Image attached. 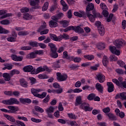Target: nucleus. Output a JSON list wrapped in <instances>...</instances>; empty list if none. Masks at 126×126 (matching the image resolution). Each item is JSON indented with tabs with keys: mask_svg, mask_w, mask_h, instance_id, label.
Instances as JSON below:
<instances>
[{
	"mask_svg": "<svg viewBox=\"0 0 126 126\" xmlns=\"http://www.w3.org/2000/svg\"><path fill=\"white\" fill-rule=\"evenodd\" d=\"M117 63L121 67H124V66L125 65V62H124L122 60L118 61V62H117Z\"/></svg>",
	"mask_w": 126,
	"mask_h": 126,
	"instance_id": "680f3d73",
	"label": "nucleus"
},
{
	"mask_svg": "<svg viewBox=\"0 0 126 126\" xmlns=\"http://www.w3.org/2000/svg\"><path fill=\"white\" fill-rule=\"evenodd\" d=\"M6 68L8 70H11V69H12V67H13V65L12 64H6Z\"/></svg>",
	"mask_w": 126,
	"mask_h": 126,
	"instance_id": "338daca9",
	"label": "nucleus"
},
{
	"mask_svg": "<svg viewBox=\"0 0 126 126\" xmlns=\"http://www.w3.org/2000/svg\"><path fill=\"white\" fill-rule=\"evenodd\" d=\"M20 83L23 87H27L28 86V83L24 79H20Z\"/></svg>",
	"mask_w": 126,
	"mask_h": 126,
	"instance_id": "c85d7f7f",
	"label": "nucleus"
},
{
	"mask_svg": "<svg viewBox=\"0 0 126 126\" xmlns=\"http://www.w3.org/2000/svg\"><path fill=\"white\" fill-rule=\"evenodd\" d=\"M0 24L2 25H7L9 24V21L8 20H3L0 21Z\"/></svg>",
	"mask_w": 126,
	"mask_h": 126,
	"instance_id": "8fccbe9b",
	"label": "nucleus"
},
{
	"mask_svg": "<svg viewBox=\"0 0 126 126\" xmlns=\"http://www.w3.org/2000/svg\"><path fill=\"white\" fill-rule=\"evenodd\" d=\"M63 57L64 58V59H67L68 60H70V59H71V60H72V57H69L68 56V54H67V52L66 51H65L63 53Z\"/></svg>",
	"mask_w": 126,
	"mask_h": 126,
	"instance_id": "a19ab883",
	"label": "nucleus"
},
{
	"mask_svg": "<svg viewBox=\"0 0 126 126\" xmlns=\"http://www.w3.org/2000/svg\"><path fill=\"white\" fill-rule=\"evenodd\" d=\"M29 11V8L27 7H23L21 9V12L22 13H25L26 12H28Z\"/></svg>",
	"mask_w": 126,
	"mask_h": 126,
	"instance_id": "052dcab7",
	"label": "nucleus"
},
{
	"mask_svg": "<svg viewBox=\"0 0 126 126\" xmlns=\"http://www.w3.org/2000/svg\"><path fill=\"white\" fill-rule=\"evenodd\" d=\"M43 90L41 89H31V92L35 97H37L38 98H40V99H43L47 95V93L43 92L42 94H39V92H42Z\"/></svg>",
	"mask_w": 126,
	"mask_h": 126,
	"instance_id": "f03ea898",
	"label": "nucleus"
},
{
	"mask_svg": "<svg viewBox=\"0 0 126 126\" xmlns=\"http://www.w3.org/2000/svg\"><path fill=\"white\" fill-rule=\"evenodd\" d=\"M29 80H30V83L31 85H33V84H35L36 83V79L33 77H30Z\"/></svg>",
	"mask_w": 126,
	"mask_h": 126,
	"instance_id": "de8ad7c7",
	"label": "nucleus"
},
{
	"mask_svg": "<svg viewBox=\"0 0 126 126\" xmlns=\"http://www.w3.org/2000/svg\"><path fill=\"white\" fill-rule=\"evenodd\" d=\"M38 77L39 79H47V78H48V76H47V75L39 74L38 75Z\"/></svg>",
	"mask_w": 126,
	"mask_h": 126,
	"instance_id": "5fc2aeb1",
	"label": "nucleus"
},
{
	"mask_svg": "<svg viewBox=\"0 0 126 126\" xmlns=\"http://www.w3.org/2000/svg\"><path fill=\"white\" fill-rule=\"evenodd\" d=\"M95 87L99 92H103V89H104V88H103V86H102V85H101L100 83H96Z\"/></svg>",
	"mask_w": 126,
	"mask_h": 126,
	"instance_id": "2f4dec72",
	"label": "nucleus"
},
{
	"mask_svg": "<svg viewBox=\"0 0 126 126\" xmlns=\"http://www.w3.org/2000/svg\"><path fill=\"white\" fill-rule=\"evenodd\" d=\"M93 15L91 14L90 13H87V16L91 22H94V21H95V18L99 16V13H96L95 11H93Z\"/></svg>",
	"mask_w": 126,
	"mask_h": 126,
	"instance_id": "0eeeda50",
	"label": "nucleus"
},
{
	"mask_svg": "<svg viewBox=\"0 0 126 126\" xmlns=\"http://www.w3.org/2000/svg\"><path fill=\"white\" fill-rule=\"evenodd\" d=\"M11 58L13 61H14V62H22L23 60V57L17 56L16 55H12Z\"/></svg>",
	"mask_w": 126,
	"mask_h": 126,
	"instance_id": "2eb2a0df",
	"label": "nucleus"
},
{
	"mask_svg": "<svg viewBox=\"0 0 126 126\" xmlns=\"http://www.w3.org/2000/svg\"><path fill=\"white\" fill-rule=\"evenodd\" d=\"M37 56L36 55V54L35 53V51L33 52H31V53H29L26 56L27 59H35Z\"/></svg>",
	"mask_w": 126,
	"mask_h": 126,
	"instance_id": "a878e982",
	"label": "nucleus"
},
{
	"mask_svg": "<svg viewBox=\"0 0 126 126\" xmlns=\"http://www.w3.org/2000/svg\"><path fill=\"white\" fill-rule=\"evenodd\" d=\"M11 76H13L14 74H19L20 73V71L17 69H13L10 71Z\"/></svg>",
	"mask_w": 126,
	"mask_h": 126,
	"instance_id": "4c0bfd02",
	"label": "nucleus"
},
{
	"mask_svg": "<svg viewBox=\"0 0 126 126\" xmlns=\"http://www.w3.org/2000/svg\"><path fill=\"white\" fill-rule=\"evenodd\" d=\"M23 18H24V19H25L26 20H31V19L32 18V15H31L28 13H26V14H24Z\"/></svg>",
	"mask_w": 126,
	"mask_h": 126,
	"instance_id": "f704fd0d",
	"label": "nucleus"
},
{
	"mask_svg": "<svg viewBox=\"0 0 126 126\" xmlns=\"http://www.w3.org/2000/svg\"><path fill=\"white\" fill-rule=\"evenodd\" d=\"M50 36L51 39H52V40H53V41H56V42L60 41L61 36H60V35L58 37L55 34H50Z\"/></svg>",
	"mask_w": 126,
	"mask_h": 126,
	"instance_id": "5701e85b",
	"label": "nucleus"
},
{
	"mask_svg": "<svg viewBox=\"0 0 126 126\" xmlns=\"http://www.w3.org/2000/svg\"><path fill=\"white\" fill-rule=\"evenodd\" d=\"M16 123L17 124V125L19 126H26V125H25V124H24V123L19 121V120H17L16 121Z\"/></svg>",
	"mask_w": 126,
	"mask_h": 126,
	"instance_id": "13d9d810",
	"label": "nucleus"
},
{
	"mask_svg": "<svg viewBox=\"0 0 126 126\" xmlns=\"http://www.w3.org/2000/svg\"><path fill=\"white\" fill-rule=\"evenodd\" d=\"M115 99H121V100L126 101V92L118 94L115 96Z\"/></svg>",
	"mask_w": 126,
	"mask_h": 126,
	"instance_id": "f8f14e48",
	"label": "nucleus"
},
{
	"mask_svg": "<svg viewBox=\"0 0 126 126\" xmlns=\"http://www.w3.org/2000/svg\"><path fill=\"white\" fill-rule=\"evenodd\" d=\"M7 40L8 41V42H15V41H16V37L10 36L7 38Z\"/></svg>",
	"mask_w": 126,
	"mask_h": 126,
	"instance_id": "c03bdc74",
	"label": "nucleus"
},
{
	"mask_svg": "<svg viewBox=\"0 0 126 126\" xmlns=\"http://www.w3.org/2000/svg\"><path fill=\"white\" fill-rule=\"evenodd\" d=\"M0 15L1 16L0 17V19H4V18H6V17H9L11 16V14L6 13V10H0Z\"/></svg>",
	"mask_w": 126,
	"mask_h": 126,
	"instance_id": "9b49d317",
	"label": "nucleus"
},
{
	"mask_svg": "<svg viewBox=\"0 0 126 126\" xmlns=\"http://www.w3.org/2000/svg\"><path fill=\"white\" fill-rule=\"evenodd\" d=\"M38 45L39 47L41 48V49H46V48H47V45H46V44L44 43H38Z\"/></svg>",
	"mask_w": 126,
	"mask_h": 126,
	"instance_id": "69168bd1",
	"label": "nucleus"
},
{
	"mask_svg": "<svg viewBox=\"0 0 126 126\" xmlns=\"http://www.w3.org/2000/svg\"><path fill=\"white\" fill-rule=\"evenodd\" d=\"M3 116L4 118H6L8 121L11 122V123H15V122H16L15 118H14V117L11 115H9L8 114H4Z\"/></svg>",
	"mask_w": 126,
	"mask_h": 126,
	"instance_id": "6ab92c4d",
	"label": "nucleus"
},
{
	"mask_svg": "<svg viewBox=\"0 0 126 126\" xmlns=\"http://www.w3.org/2000/svg\"><path fill=\"white\" fill-rule=\"evenodd\" d=\"M57 79L58 81H65L67 78V75L65 74H61V73H57Z\"/></svg>",
	"mask_w": 126,
	"mask_h": 126,
	"instance_id": "9d476101",
	"label": "nucleus"
},
{
	"mask_svg": "<svg viewBox=\"0 0 126 126\" xmlns=\"http://www.w3.org/2000/svg\"><path fill=\"white\" fill-rule=\"evenodd\" d=\"M85 59H87L89 61H92V60H94V56L93 55H86L84 56Z\"/></svg>",
	"mask_w": 126,
	"mask_h": 126,
	"instance_id": "a18cd8bd",
	"label": "nucleus"
},
{
	"mask_svg": "<svg viewBox=\"0 0 126 126\" xmlns=\"http://www.w3.org/2000/svg\"><path fill=\"white\" fill-rule=\"evenodd\" d=\"M95 96H96L95 94H91L88 96L87 99L88 100H89V101H91L92 100H94V97H95Z\"/></svg>",
	"mask_w": 126,
	"mask_h": 126,
	"instance_id": "37998d69",
	"label": "nucleus"
},
{
	"mask_svg": "<svg viewBox=\"0 0 126 126\" xmlns=\"http://www.w3.org/2000/svg\"><path fill=\"white\" fill-rule=\"evenodd\" d=\"M10 33L9 31L0 26V34H8Z\"/></svg>",
	"mask_w": 126,
	"mask_h": 126,
	"instance_id": "c756f323",
	"label": "nucleus"
},
{
	"mask_svg": "<svg viewBox=\"0 0 126 126\" xmlns=\"http://www.w3.org/2000/svg\"><path fill=\"white\" fill-rule=\"evenodd\" d=\"M2 103L5 105H14L15 104H19L20 102L17 99L14 97H11L9 99L3 100Z\"/></svg>",
	"mask_w": 126,
	"mask_h": 126,
	"instance_id": "7ed1b4c3",
	"label": "nucleus"
},
{
	"mask_svg": "<svg viewBox=\"0 0 126 126\" xmlns=\"http://www.w3.org/2000/svg\"><path fill=\"white\" fill-rule=\"evenodd\" d=\"M102 63L104 66H107V65H108V63H109V60H108V57H107V56H104L103 57Z\"/></svg>",
	"mask_w": 126,
	"mask_h": 126,
	"instance_id": "cd10ccee",
	"label": "nucleus"
},
{
	"mask_svg": "<svg viewBox=\"0 0 126 126\" xmlns=\"http://www.w3.org/2000/svg\"><path fill=\"white\" fill-rule=\"evenodd\" d=\"M29 1L32 6H34L33 8H39L38 3L40 2V0H29Z\"/></svg>",
	"mask_w": 126,
	"mask_h": 126,
	"instance_id": "ddd939ff",
	"label": "nucleus"
},
{
	"mask_svg": "<svg viewBox=\"0 0 126 126\" xmlns=\"http://www.w3.org/2000/svg\"><path fill=\"white\" fill-rule=\"evenodd\" d=\"M60 23L63 25V27H67L69 24V21L63 20L60 22Z\"/></svg>",
	"mask_w": 126,
	"mask_h": 126,
	"instance_id": "473e14b6",
	"label": "nucleus"
},
{
	"mask_svg": "<svg viewBox=\"0 0 126 126\" xmlns=\"http://www.w3.org/2000/svg\"><path fill=\"white\" fill-rule=\"evenodd\" d=\"M29 45L32 46V47H37L38 43L36 41H31L29 42Z\"/></svg>",
	"mask_w": 126,
	"mask_h": 126,
	"instance_id": "864d4df0",
	"label": "nucleus"
},
{
	"mask_svg": "<svg viewBox=\"0 0 126 126\" xmlns=\"http://www.w3.org/2000/svg\"><path fill=\"white\" fill-rule=\"evenodd\" d=\"M82 103V96L80 95L77 96L74 103L75 106H80Z\"/></svg>",
	"mask_w": 126,
	"mask_h": 126,
	"instance_id": "f3484780",
	"label": "nucleus"
},
{
	"mask_svg": "<svg viewBox=\"0 0 126 126\" xmlns=\"http://www.w3.org/2000/svg\"><path fill=\"white\" fill-rule=\"evenodd\" d=\"M50 56L53 59H57L59 57V54L57 53V51H50Z\"/></svg>",
	"mask_w": 126,
	"mask_h": 126,
	"instance_id": "7c9ffc66",
	"label": "nucleus"
},
{
	"mask_svg": "<svg viewBox=\"0 0 126 126\" xmlns=\"http://www.w3.org/2000/svg\"><path fill=\"white\" fill-rule=\"evenodd\" d=\"M48 46L51 49V52L53 51H57V47H56V45L52 43H49Z\"/></svg>",
	"mask_w": 126,
	"mask_h": 126,
	"instance_id": "e433bc0d",
	"label": "nucleus"
},
{
	"mask_svg": "<svg viewBox=\"0 0 126 126\" xmlns=\"http://www.w3.org/2000/svg\"><path fill=\"white\" fill-rule=\"evenodd\" d=\"M70 30H74L77 33H83V29H81L80 27H73L70 26L64 30V32H67V31H70Z\"/></svg>",
	"mask_w": 126,
	"mask_h": 126,
	"instance_id": "20e7f679",
	"label": "nucleus"
},
{
	"mask_svg": "<svg viewBox=\"0 0 126 126\" xmlns=\"http://www.w3.org/2000/svg\"><path fill=\"white\" fill-rule=\"evenodd\" d=\"M68 116L70 119H76L77 118V116H75V115L70 113V114H68Z\"/></svg>",
	"mask_w": 126,
	"mask_h": 126,
	"instance_id": "774afa93",
	"label": "nucleus"
},
{
	"mask_svg": "<svg viewBox=\"0 0 126 126\" xmlns=\"http://www.w3.org/2000/svg\"><path fill=\"white\" fill-rule=\"evenodd\" d=\"M32 70L33 66L31 65H27L23 68V70L25 72H30Z\"/></svg>",
	"mask_w": 126,
	"mask_h": 126,
	"instance_id": "393cba45",
	"label": "nucleus"
},
{
	"mask_svg": "<svg viewBox=\"0 0 126 126\" xmlns=\"http://www.w3.org/2000/svg\"><path fill=\"white\" fill-rule=\"evenodd\" d=\"M28 32H18V35L19 36H25V35H28Z\"/></svg>",
	"mask_w": 126,
	"mask_h": 126,
	"instance_id": "e2e57ef3",
	"label": "nucleus"
},
{
	"mask_svg": "<svg viewBox=\"0 0 126 126\" xmlns=\"http://www.w3.org/2000/svg\"><path fill=\"white\" fill-rule=\"evenodd\" d=\"M60 37H61L60 41H62L63 39H65V40H67V39H69V36H68V35L65 33H64L63 35H60Z\"/></svg>",
	"mask_w": 126,
	"mask_h": 126,
	"instance_id": "58836bf2",
	"label": "nucleus"
},
{
	"mask_svg": "<svg viewBox=\"0 0 126 126\" xmlns=\"http://www.w3.org/2000/svg\"><path fill=\"white\" fill-rule=\"evenodd\" d=\"M31 121L33 122V123H41V122H42L41 119H37L34 118H32Z\"/></svg>",
	"mask_w": 126,
	"mask_h": 126,
	"instance_id": "0e129e2a",
	"label": "nucleus"
},
{
	"mask_svg": "<svg viewBox=\"0 0 126 126\" xmlns=\"http://www.w3.org/2000/svg\"><path fill=\"white\" fill-rule=\"evenodd\" d=\"M67 124L71 126H78V124L74 121H69Z\"/></svg>",
	"mask_w": 126,
	"mask_h": 126,
	"instance_id": "4d7b16f0",
	"label": "nucleus"
},
{
	"mask_svg": "<svg viewBox=\"0 0 126 126\" xmlns=\"http://www.w3.org/2000/svg\"><path fill=\"white\" fill-rule=\"evenodd\" d=\"M53 67L54 68H59L61 67V66L60 65V63L59 62H55L54 63V65H53Z\"/></svg>",
	"mask_w": 126,
	"mask_h": 126,
	"instance_id": "bf43d9fd",
	"label": "nucleus"
},
{
	"mask_svg": "<svg viewBox=\"0 0 126 126\" xmlns=\"http://www.w3.org/2000/svg\"><path fill=\"white\" fill-rule=\"evenodd\" d=\"M109 58L111 62H117L118 61V57L115 55H111Z\"/></svg>",
	"mask_w": 126,
	"mask_h": 126,
	"instance_id": "79ce46f5",
	"label": "nucleus"
},
{
	"mask_svg": "<svg viewBox=\"0 0 126 126\" xmlns=\"http://www.w3.org/2000/svg\"><path fill=\"white\" fill-rule=\"evenodd\" d=\"M54 111H55V108L53 106H50L45 110V111L46 112L49 118H53V116L51 113H54Z\"/></svg>",
	"mask_w": 126,
	"mask_h": 126,
	"instance_id": "4468645a",
	"label": "nucleus"
},
{
	"mask_svg": "<svg viewBox=\"0 0 126 126\" xmlns=\"http://www.w3.org/2000/svg\"><path fill=\"white\" fill-rule=\"evenodd\" d=\"M2 76L5 80V81H9L12 76L10 73H4L2 74Z\"/></svg>",
	"mask_w": 126,
	"mask_h": 126,
	"instance_id": "aec40b11",
	"label": "nucleus"
},
{
	"mask_svg": "<svg viewBox=\"0 0 126 126\" xmlns=\"http://www.w3.org/2000/svg\"><path fill=\"white\" fill-rule=\"evenodd\" d=\"M96 78L100 83H103V82H104L106 79L105 76L102 74H98L96 75Z\"/></svg>",
	"mask_w": 126,
	"mask_h": 126,
	"instance_id": "a211bd4d",
	"label": "nucleus"
},
{
	"mask_svg": "<svg viewBox=\"0 0 126 126\" xmlns=\"http://www.w3.org/2000/svg\"><path fill=\"white\" fill-rule=\"evenodd\" d=\"M7 108L9 110L5 108H1L0 109V110H1V112L7 113L8 114H16V112L19 111V108H18V106H7Z\"/></svg>",
	"mask_w": 126,
	"mask_h": 126,
	"instance_id": "f257e3e1",
	"label": "nucleus"
},
{
	"mask_svg": "<svg viewBox=\"0 0 126 126\" xmlns=\"http://www.w3.org/2000/svg\"><path fill=\"white\" fill-rule=\"evenodd\" d=\"M98 67H99V64L97 63L94 66H91L90 68L92 70H97V69H98Z\"/></svg>",
	"mask_w": 126,
	"mask_h": 126,
	"instance_id": "6e6d98bb",
	"label": "nucleus"
},
{
	"mask_svg": "<svg viewBox=\"0 0 126 126\" xmlns=\"http://www.w3.org/2000/svg\"><path fill=\"white\" fill-rule=\"evenodd\" d=\"M34 53H35V56H37V55H43L44 54V51L42 50H35L34 51Z\"/></svg>",
	"mask_w": 126,
	"mask_h": 126,
	"instance_id": "3c124183",
	"label": "nucleus"
},
{
	"mask_svg": "<svg viewBox=\"0 0 126 126\" xmlns=\"http://www.w3.org/2000/svg\"><path fill=\"white\" fill-rule=\"evenodd\" d=\"M114 45L116 46L117 48H121L123 46L126 45V41L125 40L121 38L119 39H116L114 42Z\"/></svg>",
	"mask_w": 126,
	"mask_h": 126,
	"instance_id": "6e6552de",
	"label": "nucleus"
},
{
	"mask_svg": "<svg viewBox=\"0 0 126 126\" xmlns=\"http://www.w3.org/2000/svg\"><path fill=\"white\" fill-rule=\"evenodd\" d=\"M35 111H37V112H39L40 113L44 112V109L40 107L39 106H35Z\"/></svg>",
	"mask_w": 126,
	"mask_h": 126,
	"instance_id": "603ef678",
	"label": "nucleus"
},
{
	"mask_svg": "<svg viewBox=\"0 0 126 126\" xmlns=\"http://www.w3.org/2000/svg\"><path fill=\"white\" fill-rule=\"evenodd\" d=\"M32 49V47L31 46H23L21 47V50H22L23 51H29L30 50H31Z\"/></svg>",
	"mask_w": 126,
	"mask_h": 126,
	"instance_id": "49530a36",
	"label": "nucleus"
},
{
	"mask_svg": "<svg viewBox=\"0 0 126 126\" xmlns=\"http://www.w3.org/2000/svg\"><path fill=\"white\" fill-rule=\"evenodd\" d=\"M97 47L98 49H99V50H103V49H105V45L103 43H100L97 45Z\"/></svg>",
	"mask_w": 126,
	"mask_h": 126,
	"instance_id": "ea45409f",
	"label": "nucleus"
},
{
	"mask_svg": "<svg viewBox=\"0 0 126 126\" xmlns=\"http://www.w3.org/2000/svg\"><path fill=\"white\" fill-rule=\"evenodd\" d=\"M46 27H47V24H46V22H42L41 26L37 30V32H40V35H46V34H48L49 32V29L44 30Z\"/></svg>",
	"mask_w": 126,
	"mask_h": 126,
	"instance_id": "39448f33",
	"label": "nucleus"
},
{
	"mask_svg": "<svg viewBox=\"0 0 126 126\" xmlns=\"http://www.w3.org/2000/svg\"><path fill=\"white\" fill-rule=\"evenodd\" d=\"M48 8H49V2L46 1L42 6V11H46L48 10Z\"/></svg>",
	"mask_w": 126,
	"mask_h": 126,
	"instance_id": "72a5a7b5",
	"label": "nucleus"
},
{
	"mask_svg": "<svg viewBox=\"0 0 126 126\" xmlns=\"http://www.w3.org/2000/svg\"><path fill=\"white\" fill-rule=\"evenodd\" d=\"M49 27H51V28H55L59 26V24H58V23H57L55 21L53 20H51L50 21H49Z\"/></svg>",
	"mask_w": 126,
	"mask_h": 126,
	"instance_id": "4be33fe9",
	"label": "nucleus"
},
{
	"mask_svg": "<svg viewBox=\"0 0 126 126\" xmlns=\"http://www.w3.org/2000/svg\"><path fill=\"white\" fill-rule=\"evenodd\" d=\"M94 9V4L92 3H89L86 8V12L87 13H89V11H91V10H93Z\"/></svg>",
	"mask_w": 126,
	"mask_h": 126,
	"instance_id": "b1692460",
	"label": "nucleus"
},
{
	"mask_svg": "<svg viewBox=\"0 0 126 126\" xmlns=\"http://www.w3.org/2000/svg\"><path fill=\"white\" fill-rule=\"evenodd\" d=\"M100 8L103 9V10H105L106 9H108V7H107V5L104 3H101L100 4Z\"/></svg>",
	"mask_w": 126,
	"mask_h": 126,
	"instance_id": "09e8293b",
	"label": "nucleus"
},
{
	"mask_svg": "<svg viewBox=\"0 0 126 126\" xmlns=\"http://www.w3.org/2000/svg\"><path fill=\"white\" fill-rule=\"evenodd\" d=\"M45 70H48V66H44L43 67L40 66L38 67L36 69V71L32 70L31 72V74H38V73H40V72L45 71Z\"/></svg>",
	"mask_w": 126,
	"mask_h": 126,
	"instance_id": "1a4fd4ad",
	"label": "nucleus"
},
{
	"mask_svg": "<svg viewBox=\"0 0 126 126\" xmlns=\"http://www.w3.org/2000/svg\"><path fill=\"white\" fill-rule=\"evenodd\" d=\"M98 31L101 36H104L105 34V28L104 26L98 27Z\"/></svg>",
	"mask_w": 126,
	"mask_h": 126,
	"instance_id": "bb28decb",
	"label": "nucleus"
},
{
	"mask_svg": "<svg viewBox=\"0 0 126 126\" xmlns=\"http://www.w3.org/2000/svg\"><path fill=\"white\" fill-rule=\"evenodd\" d=\"M109 50L110 52L112 53V54L116 55L117 56H120L121 54V52H120V50H117L115 46H110Z\"/></svg>",
	"mask_w": 126,
	"mask_h": 126,
	"instance_id": "dca6fc26",
	"label": "nucleus"
},
{
	"mask_svg": "<svg viewBox=\"0 0 126 126\" xmlns=\"http://www.w3.org/2000/svg\"><path fill=\"white\" fill-rule=\"evenodd\" d=\"M80 109L81 110H84L86 112H91L93 110V108L90 107V105L86 102H83L80 106Z\"/></svg>",
	"mask_w": 126,
	"mask_h": 126,
	"instance_id": "423d86ee",
	"label": "nucleus"
},
{
	"mask_svg": "<svg viewBox=\"0 0 126 126\" xmlns=\"http://www.w3.org/2000/svg\"><path fill=\"white\" fill-rule=\"evenodd\" d=\"M107 85L108 86V91L109 93L113 92L114 91V84L112 82H107Z\"/></svg>",
	"mask_w": 126,
	"mask_h": 126,
	"instance_id": "412c9836",
	"label": "nucleus"
},
{
	"mask_svg": "<svg viewBox=\"0 0 126 126\" xmlns=\"http://www.w3.org/2000/svg\"><path fill=\"white\" fill-rule=\"evenodd\" d=\"M74 15H75V16H78V17H82L83 15H84V12L83 11H81L80 13L78 12H74Z\"/></svg>",
	"mask_w": 126,
	"mask_h": 126,
	"instance_id": "c9c22d12",
	"label": "nucleus"
}]
</instances>
